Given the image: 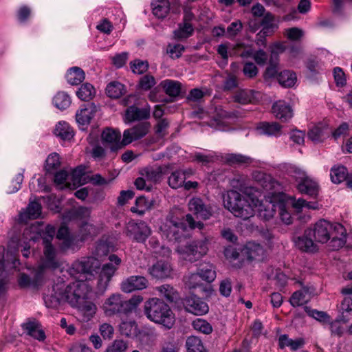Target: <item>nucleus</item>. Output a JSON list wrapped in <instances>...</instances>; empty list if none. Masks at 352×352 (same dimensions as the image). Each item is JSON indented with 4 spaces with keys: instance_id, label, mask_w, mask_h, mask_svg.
<instances>
[{
    "instance_id": "8fccbe9b",
    "label": "nucleus",
    "mask_w": 352,
    "mask_h": 352,
    "mask_svg": "<svg viewBox=\"0 0 352 352\" xmlns=\"http://www.w3.org/2000/svg\"><path fill=\"white\" fill-rule=\"evenodd\" d=\"M280 129L281 126L277 122H261L258 127V129L266 135H277L279 133Z\"/></svg>"
},
{
    "instance_id": "f257e3e1",
    "label": "nucleus",
    "mask_w": 352,
    "mask_h": 352,
    "mask_svg": "<svg viewBox=\"0 0 352 352\" xmlns=\"http://www.w3.org/2000/svg\"><path fill=\"white\" fill-rule=\"evenodd\" d=\"M116 268L114 265H71L67 270L69 274L78 282L94 279L98 276V290L103 293L113 276Z\"/></svg>"
},
{
    "instance_id": "69168bd1",
    "label": "nucleus",
    "mask_w": 352,
    "mask_h": 352,
    "mask_svg": "<svg viewBox=\"0 0 352 352\" xmlns=\"http://www.w3.org/2000/svg\"><path fill=\"white\" fill-rule=\"evenodd\" d=\"M143 300V298L141 296H133L129 300L124 299V304L126 307V314L131 313L134 310L137 306Z\"/></svg>"
},
{
    "instance_id": "0eeeda50",
    "label": "nucleus",
    "mask_w": 352,
    "mask_h": 352,
    "mask_svg": "<svg viewBox=\"0 0 352 352\" xmlns=\"http://www.w3.org/2000/svg\"><path fill=\"white\" fill-rule=\"evenodd\" d=\"M127 305L124 304V298L120 294H113L107 298L102 305L104 313L107 316L118 314H127Z\"/></svg>"
},
{
    "instance_id": "4d7b16f0",
    "label": "nucleus",
    "mask_w": 352,
    "mask_h": 352,
    "mask_svg": "<svg viewBox=\"0 0 352 352\" xmlns=\"http://www.w3.org/2000/svg\"><path fill=\"white\" fill-rule=\"evenodd\" d=\"M141 175L144 176L147 180L156 182L161 177L162 170L160 168L155 169L152 167H147L141 172Z\"/></svg>"
},
{
    "instance_id": "49530a36",
    "label": "nucleus",
    "mask_w": 352,
    "mask_h": 352,
    "mask_svg": "<svg viewBox=\"0 0 352 352\" xmlns=\"http://www.w3.org/2000/svg\"><path fill=\"white\" fill-rule=\"evenodd\" d=\"M276 206L272 203H269L267 205L260 204L258 208V215L259 217L265 220L268 221L274 217L276 211Z\"/></svg>"
},
{
    "instance_id": "412c9836",
    "label": "nucleus",
    "mask_w": 352,
    "mask_h": 352,
    "mask_svg": "<svg viewBox=\"0 0 352 352\" xmlns=\"http://www.w3.org/2000/svg\"><path fill=\"white\" fill-rule=\"evenodd\" d=\"M297 188L301 193L307 195L311 198L316 199L318 195L319 186L318 184L309 177L302 178Z\"/></svg>"
},
{
    "instance_id": "79ce46f5",
    "label": "nucleus",
    "mask_w": 352,
    "mask_h": 352,
    "mask_svg": "<svg viewBox=\"0 0 352 352\" xmlns=\"http://www.w3.org/2000/svg\"><path fill=\"white\" fill-rule=\"evenodd\" d=\"M201 280H202L197 272L196 273L186 275L183 278L185 286L190 290L195 289L201 286V284L203 283Z\"/></svg>"
},
{
    "instance_id": "7c9ffc66",
    "label": "nucleus",
    "mask_w": 352,
    "mask_h": 352,
    "mask_svg": "<svg viewBox=\"0 0 352 352\" xmlns=\"http://www.w3.org/2000/svg\"><path fill=\"white\" fill-rule=\"evenodd\" d=\"M106 94L111 98H119L126 93L125 86L118 81L109 82L106 87Z\"/></svg>"
},
{
    "instance_id": "680f3d73",
    "label": "nucleus",
    "mask_w": 352,
    "mask_h": 352,
    "mask_svg": "<svg viewBox=\"0 0 352 352\" xmlns=\"http://www.w3.org/2000/svg\"><path fill=\"white\" fill-rule=\"evenodd\" d=\"M234 101L242 104H245L252 101V94L250 91L240 90L234 96Z\"/></svg>"
},
{
    "instance_id": "e433bc0d",
    "label": "nucleus",
    "mask_w": 352,
    "mask_h": 352,
    "mask_svg": "<svg viewBox=\"0 0 352 352\" xmlns=\"http://www.w3.org/2000/svg\"><path fill=\"white\" fill-rule=\"evenodd\" d=\"M67 79L69 84L78 85L85 79V72L80 67H74L68 71Z\"/></svg>"
},
{
    "instance_id": "b1692460",
    "label": "nucleus",
    "mask_w": 352,
    "mask_h": 352,
    "mask_svg": "<svg viewBox=\"0 0 352 352\" xmlns=\"http://www.w3.org/2000/svg\"><path fill=\"white\" fill-rule=\"evenodd\" d=\"M95 107L93 104H84L80 111H77L76 119L78 124L81 125H87L90 123L94 117Z\"/></svg>"
},
{
    "instance_id": "4be33fe9",
    "label": "nucleus",
    "mask_w": 352,
    "mask_h": 352,
    "mask_svg": "<svg viewBox=\"0 0 352 352\" xmlns=\"http://www.w3.org/2000/svg\"><path fill=\"white\" fill-rule=\"evenodd\" d=\"M22 328L28 335L38 341H44L46 338L44 331L41 329V324L36 320L23 324Z\"/></svg>"
},
{
    "instance_id": "ea45409f",
    "label": "nucleus",
    "mask_w": 352,
    "mask_h": 352,
    "mask_svg": "<svg viewBox=\"0 0 352 352\" xmlns=\"http://www.w3.org/2000/svg\"><path fill=\"white\" fill-rule=\"evenodd\" d=\"M193 32L194 29L191 23L185 24L182 22L179 23L178 29L174 31V35L177 39H186L190 37Z\"/></svg>"
},
{
    "instance_id": "aec40b11",
    "label": "nucleus",
    "mask_w": 352,
    "mask_h": 352,
    "mask_svg": "<svg viewBox=\"0 0 352 352\" xmlns=\"http://www.w3.org/2000/svg\"><path fill=\"white\" fill-rule=\"evenodd\" d=\"M200 250H198V246L197 244L192 243L184 247V248H177L178 252L184 254L185 260L189 262H195L201 257L206 251L202 246L199 247Z\"/></svg>"
},
{
    "instance_id": "5701e85b",
    "label": "nucleus",
    "mask_w": 352,
    "mask_h": 352,
    "mask_svg": "<svg viewBox=\"0 0 352 352\" xmlns=\"http://www.w3.org/2000/svg\"><path fill=\"white\" fill-rule=\"evenodd\" d=\"M252 159L241 154L228 153L222 157V162L231 166L250 164Z\"/></svg>"
},
{
    "instance_id": "20e7f679",
    "label": "nucleus",
    "mask_w": 352,
    "mask_h": 352,
    "mask_svg": "<svg viewBox=\"0 0 352 352\" xmlns=\"http://www.w3.org/2000/svg\"><path fill=\"white\" fill-rule=\"evenodd\" d=\"M60 265H37L36 268L27 267L30 274L22 272L19 274L18 284L21 288L30 286L38 287L43 283L44 277L49 274L54 272Z\"/></svg>"
},
{
    "instance_id": "864d4df0",
    "label": "nucleus",
    "mask_w": 352,
    "mask_h": 352,
    "mask_svg": "<svg viewBox=\"0 0 352 352\" xmlns=\"http://www.w3.org/2000/svg\"><path fill=\"white\" fill-rule=\"evenodd\" d=\"M193 328L204 334H210L212 331V327L211 324L206 320L201 318H197L192 322V324Z\"/></svg>"
},
{
    "instance_id": "0e129e2a",
    "label": "nucleus",
    "mask_w": 352,
    "mask_h": 352,
    "mask_svg": "<svg viewBox=\"0 0 352 352\" xmlns=\"http://www.w3.org/2000/svg\"><path fill=\"white\" fill-rule=\"evenodd\" d=\"M223 254L227 259H238L241 263V248L236 249L232 245H228L224 248Z\"/></svg>"
},
{
    "instance_id": "bf43d9fd",
    "label": "nucleus",
    "mask_w": 352,
    "mask_h": 352,
    "mask_svg": "<svg viewBox=\"0 0 352 352\" xmlns=\"http://www.w3.org/2000/svg\"><path fill=\"white\" fill-rule=\"evenodd\" d=\"M38 234L43 239V243L51 242L56 234V228L49 224L46 226L45 230H40Z\"/></svg>"
},
{
    "instance_id": "052dcab7",
    "label": "nucleus",
    "mask_w": 352,
    "mask_h": 352,
    "mask_svg": "<svg viewBox=\"0 0 352 352\" xmlns=\"http://www.w3.org/2000/svg\"><path fill=\"white\" fill-rule=\"evenodd\" d=\"M131 68L133 73L142 74L148 69V63L145 60L136 59L133 62H131Z\"/></svg>"
},
{
    "instance_id": "a211bd4d",
    "label": "nucleus",
    "mask_w": 352,
    "mask_h": 352,
    "mask_svg": "<svg viewBox=\"0 0 352 352\" xmlns=\"http://www.w3.org/2000/svg\"><path fill=\"white\" fill-rule=\"evenodd\" d=\"M147 280L142 276H132L122 282L121 289L124 292L130 293L146 287Z\"/></svg>"
},
{
    "instance_id": "f3484780",
    "label": "nucleus",
    "mask_w": 352,
    "mask_h": 352,
    "mask_svg": "<svg viewBox=\"0 0 352 352\" xmlns=\"http://www.w3.org/2000/svg\"><path fill=\"white\" fill-rule=\"evenodd\" d=\"M301 286L302 289L294 292L289 299V302L293 307L300 306L308 302L306 299V295H311L315 292V288L312 285H303L302 280L297 281Z\"/></svg>"
},
{
    "instance_id": "13d9d810",
    "label": "nucleus",
    "mask_w": 352,
    "mask_h": 352,
    "mask_svg": "<svg viewBox=\"0 0 352 352\" xmlns=\"http://www.w3.org/2000/svg\"><path fill=\"white\" fill-rule=\"evenodd\" d=\"M46 165H45V169L47 172H52L56 169H57L60 165V158L59 155L56 153H54L51 155H50L46 161H45Z\"/></svg>"
},
{
    "instance_id": "3c124183",
    "label": "nucleus",
    "mask_w": 352,
    "mask_h": 352,
    "mask_svg": "<svg viewBox=\"0 0 352 352\" xmlns=\"http://www.w3.org/2000/svg\"><path fill=\"white\" fill-rule=\"evenodd\" d=\"M54 133L63 140H70L74 136L73 132L69 126L61 122L56 125Z\"/></svg>"
},
{
    "instance_id": "4468645a",
    "label": "nucleus",
    "mask_w": 352,
    "mask_h": 352,
    "mask_svg": "<svg viewBox=\"0 0 352 352\" xmlns=\"http://www.w3.org/2000/svg\"><path fill=\"white\" fill-rule=\"evenodd\" d=\"M330 235L329 246L333 250H338L344 246L346 243V229L342 224L338 223H332Z\"/></svg>"
},
{
    "instance_id": "603ef678",
    "label": "nucleus",
    "mask_w": 352,
    "mask_h": 352,
    "mask_svg": "<svg viewBox=\"0 0 352 352\" xmlns=\"http://www.w3.org/2000/svg\"><path fill=\"white\" fill-rule=\"evenodd\" d=\"M197 272L201 280L207 282L208 283L213 282L217 276L216 271L212 265L198 270Z\"/></svg>"
},
{
    "instance_id": "f704fd0d",
    "label": "nucleus",
    "mask_w": 352,
    "mask_h": 352,
    "mask_svg": "<svg viewBox=\"0 0 352 352\" xmlns=\"http://www.w3.org/2000/svg\"><path fill=\"white\" fill-rule=\"evenodd\" d=\"M277 80L280 85L284 87H292L296 81V76L294 72L289 70L280 72L277 76Z\"/></svg>"
},
{
    "instance_id": "6ab92c4d",
    "label": "nucleus",
    "mask_w": 352,
    "mask_h": 352,
    "mask_svg": "<svg viewBox=\"0 0 352 352\" xmlns=\"http://www.w3.org/2000/svg\"><path fill=\"white\" fill-rule=\"evenodd\" d=\"M234 209L235 210L234 215L242 218L244 220L248 219L254 214L253 206L249 202L248 199L243 195L239 198Z\"/></svg>"
},
{
    "instance_id": "bb28decb",
    "label": "nucleus",
    "mask_w": 352,
    "mask_h": 352,
    "mask_svg": "<svg viewBox=\"0 0 352 352\" xmlns=\"http://www.w3.org/2000/svg\"><path fill=\"white\" fill-rule=\"evenodd\" d=\"M16 262L21 264L16 250L12 248L6 250L4 246L0 245V264H16Z\"/></svg>"
},
{
    "instance_id": "6e6d98bb",
    "label": "nucleus",
    "mask_w": 352,
    "mask_h": 352,
    "mask_svg": "<svg viewBox=\"0 0 352 352\" xmlns=\"http://www.w3.org/2000/svg\"><path fill=\"white\" fill-rule=\"evenodd\" d=\"M185 176L184 173L179 171H175L172 173L170 176L168 177V185L174 189L182 186L184 183Z\"/></svg>"
},
{
    "instance_id": "9d476101",
    "label": "nucleus",
    "mask_w": 352,
    "mask_h": 352,
    "mask_svg": "<svg viewBox=\"0 0 352 352\" xmlns=\"http://www.w3.org/2000/svg\"><path fill=\"white\" fill-rule=\"evenodd\" d=\"M120 132L111 128H105L101 134V140L106 147H109L112 153H116L126 145H122Z\"/></svg>"
},
{
    "instance_id": "cd10ccee",
    "label": "nucleus",
    "mask_w": 352,
    "mask_h": 352,
    "mask_svg": "<svg viewBox=\"0 0 352 352\" xmlns=\"http://www.w3.org/2000/svg\"><path fill=\"white\" fill-rule=\"evenodd\" d=\"M41 214V205L38 201H32L29 204L27 211L20 214L21 221H26L28 219H36Z\"/></svg>"
},
{
    "instance_id": "39448f33",
    "label": "nucleus",
    "mask_w": 352,
    "mask_h": 352,
    "mask_svg": "<svg viewBox=\"0 0 352 352\" xmlns=\"http://www.w3.org/2000/svg\"><path fill=\"white\" fill-rule=\"evenodd\" d=\"M95 262L104 264H120L121 259L114 254H109V245L107 241H100L97 243L92 255L81 261L79 264H94Z\"/></svg>"
},
{
    "instance_id": "393cba45",
    "label": "nucleus",
    "mask_w": 352,
    "mask_h": 352,
    "mask_svg": "<svg viewBox=\"0 0 352 352\" xmlns=\"http://www.w3.org/2000/svg\"><path fill=\"white\" fill-rule=\"evenodd\" d=\"M150 111L147 109H140L133 105L129 107L126 110L125 118L128 122L148 118Z\"/></svg>"
},
{
    "instance_id": "37998d69",
    "label": "nucleus",
    "mask_w": 352,
    "mask_h": 352,
    "mask_svg": "<svg viewBox=\"0 0 352 352\" xmlns=\"http://www.w3.org/2000/svg\"><path fill=\"white\" fill-rule=\"evenodd\" d=\"M95 93V89L91 84L85 83L81 85L76 94L80 100L89 101L93 98Z\"/></svg>"
},
{
    "instance_id": "de8ad7c7",
    "label": "nucleus",
    "mask_w": 352,
    "mask_h": 352,
    "mask_svg": "<svg viewBox=\"0 0 352 352\" xmlns=\"http://www.w3.org/2000/svg\"><path fill=\"white\" fill-rule=\"evenodd\" d=\"M347 175V169L343 166L333 167L331 170V179L335 184H340L346 179Z\"/></svg>"
},
{
    "instance_id": "e2e57ef3",
    "label": "nucleus",
    "mask_w": 352,
    "mask_h": 352,
    "mask_svg": "<svg viewBox=\"0 0 352 352\" xmlns=\"http://www.w3.org/2000/svg\"><path fill=\"white\" fill-rule=\"evenodd\" d=\"M155 83V78L152 75L146 74L140 78L138 86L139 89L147 91L153 87Z\"/></svg>"
},
{
    "instance_id": "6e6552de",
    "label": "nucleus",
    "mask_w": 352,
    "mask_h": 352,
    "mask_svg": "<svg viewBox=\"0 0 352 352\" xmlns=\"http://www.w3.org/2000/svg\"><path fill=\"white\" fill-rule=\"evenodd\" d=\"M182 304L186 311L196 316H203L209 311L208 304L198 296L190 294L182 300Z\"/></svg>"
},
{
    "instance_id": "1a4fd4ad",
    "label": "nucleus",
    "mask_w": 352,
    "mask_h": 352,
    "mask_svg": "<svg viewBox=\"0 0 352 352\" xmlns=\"http://www.w3.org/2000/svg\"><path fill=\"white\" fill-rule=\"evenodd\" d=\"M263 255L264 249L258 243L249 242L241 248V263L262 262Z\"/></svg>"
},
{
    "instance_id": "dca6fc26",
    "label": "nucleus",
    "mask_w": 352,
    "mask_h": 352,
    "mask_svg": "<svg viewBox=\"0 0 352 352\" xmlns=\"http://www.w3.org/2000/svg\"><path fill=\"white\" fill-rule=\"evenodd\" d=\"M272 112L277 119L283 122L289 121L293 117L292 107L284 100L274 102L272 107Z\"/></svg>"
},
{
    "instance_id": "423d86ee",
    "label": "nucleus",
    "mask_w": 352,
    "mask_h": 352,
    "mask_svg": "<svg viewBox=\"0 0 352 352\" xmlns=\"http://www.w3.org/2000/svg\"><path fill=\"white\" fill-rule=\"evenodd\" d=\"M160 230L163 236L169 241L180 243L185 239L184 234L185 225L184 223L174 219L173 217L167 218L166 221L160 226Z\"/></svg>"
},
{
    "instance_id": "ddd939ff",
    "label": "nucleus",
    "mask_w": 352,
    "mask_h": 352,
    "mask_svg": "<svg viewBox=\"0 0 352 352\" xmlns=\"http://www.w3.org/2000/svg\"><path fill=\"white\" fill-rule=\"evenodd\" d=\"M86 294L81 289L79 285H69L67 286L62 294L61 300L67 302L71 306L76 307L82 304L85 299Z\"/></svg>"
},
{
    "instance_id": "c85d7f7f",
    "label": "nucleus",
    "mask_w": 352,
    "mask_h": 352,
    "mask_svg": "<svg viewBox=\"0 0 352 352\" xmlns=\"http://www.w3.org/2000/svg\"><path fill=\"white\" fill-rule=\"evenodd\" d=\"M160 86L164 89L167 95L173 98L178 96L182 89V84L172 80H163L160 82Z\"/></svg>"
},
{
    "instance_id": "338daca9",
    "label": "nucleus",
    "mask_w": 352,
    "mask_h": 352,
    "mask_svg": "<svg viewBox=\"0 0 352 352\" xmlns=\"http://www.w3.org/2000/svg\"><path fill=\"white\" fill-rule=\"evenodd\" d=\"M243 72L246 77L252 78L256 76L258 69L253 63L248 62L244 64Z\"/></svg>"
},
{
    "instance_id": "4c0bfd02",
    "label": "nucleus",
    "mask_w": 352,
    "mask_h": 352,
    "mask_svg": "<svg viewBox=\"0 0 352 352\" xmlns=\"http://www.w3.org/2000/svg\"><path fill=\"white\" fill-rule=\"evenodd\" d=\"M261 30H265L270 34H273L278 29V25L275 23V16L270 12H267L261 19Z\"/></svg>"
},
{
    "instance_id": "2f4dec72",
    "label": "nucleus",
    "mask_w": 352,
    "mask_h": 352,
    "mask_svg": "<svg viewBox=\"0 0 352 352\" xmlns=\"http://www.w3.org/2000/svg\"><path fill=\"white\" fill-rule=\"evenodd\" d=\"M152 6L153 14L159 19L165 18L170 11L168 0H157Z\"/></svg>"
},
{
    "instance_id": "2eb2a0df",
    "label": "nucleus",
    "mask_w": 352,
    "mask_h": 352,
    "mask_svg": "<svg viewBox=\"0 0 352 352\" xmlns=\"http://www.w3.org/2000/svg\"><path fill=\"white\" fill-rule=\"evenodd\" d=\"M190 212L203 220H207L212 216L211 207L206 205L200 198H192L188 203Z\"/></svg>"
},
{
    "instance_id": "a18cd8bd",
    "label": "nucleus",
    "mask_w": 352,
    "mask_h": 352,
    "mask_svg": "<svg viewBox=\"0 0 352 352\" xmlns=\"http://www.w3.org/2000/svg\"><path fill=\"white\" fill-rule=\"evenodd\" d=\"M155 203V200H148L144 196H140L135 200V205L142 210H136L135 208H131L133 212H138L140 214H143L146 210L151 209Z\"/></svg>"
},
{
    "instance_id": "a19ab883",
    "label": "nucleus",
    "mask_w": 352,
    "mask_h": 352,
    "mask_svg": "<svg viewBox=\"0 0 352 352\" xmlns=\"http://www.w3.org/2000/svg\"><path fill=\"white\" fill-rule=\"evenodd\" d=\"M304 310L309 316L316 320L322 323H330L331 318L327 312L314 309L308 306L304 307Z\"/></svg>"
},
{
    "instance_id": "c03bdc74",
    "label": "nucleus",
    "mask_w": 352,
    "mask_h": 352,
    "mask_svg": "<svg viewBox=\"0 0 352 352\" xmlns=\"http://www.w3.org/2000/svg\"><path fill=\"white\" fill-rule=\"evenodd\" d=\"M340 310L342 311L340 320L346 323L352 317V299L345 298L341 302Z\"/></svg>"
},
{
    "instance_id": "473e14b6",
    "label": "nucleus",
    "mask_w": 352,
    "mask_h": 352,
    "mask_svg": "<svg viewBox=\"0 0 352 352\" xmlns=\"http://www.w3.org/2000/svg\"><path fill=\"white\" fill-rule=\"evenodd\" d=\"M160 296L169 302H176L179 298V293L170 285H163L157 287Z\"/></svg>"
},
{
    "instance_id": "c756f323",
    "label": "nucleus",
    "mask_w": 352,
    "mask_h": 352,
    "mask_svg": "<svg viewBox=\"0 0 352 352\" xmlns=\"http://www.w3.org/2000/svg\"><path fill=\"white\" fill-rule=\"evenodd\" d=\"M241 197V195L236 190H232L228 191L226 194L223 195L224 207L234 214L235 210L234 208L236 206Z\"/></svg>"
},
{
    "instance_id": "f03ea898",
    "label": "nucleus",
    "mask_w": 352,
    "mask_h": 352,
    "mask_svg": "<svg viewBox=\"0 0 352 352\" xmlns=\"http://www.w3.org/2000/svg\"><path fill=\"white\" fill-rule=\"evenodd\" d=\"M331 229L332 223L321 219L314 224L313 228L305 230L302 236H294V241L300 250L314 252L318 250L317 242L324 243L330 241Z\"/></svg>"
},
{
    "instance_id": "c9c22d12",
    "label": "nucleus",
    "mask_w": 352,
    "mask_h": 352,
    "mask_svg": "<svg viewBox=\"0 0 352 352\" xmlns=\"http://www.w3.org/2000/svg\"><path fill=\"white\" fill-rule=\"evenodd\" d=\"M149 274L154 278L162 279L170 276V265H152L148 268Z\"/></svg>"
},
{
    "instance_id": "5fc2aeb1",
    "label": "nucleus",
    "mask_w": 352,
    "mask_h": 352,
    "mask_svg": "<svg viewBox=\"0 0 352 352\" xmlns=\"http://www.w3.org/2000/svg\"><path fill=\"white\" fill-rule=\"evenodd\" d=\"M127 349V342L121 339H116L108 345L104 352H126Z\"/></svg>"
},
{
    "instance_id": "f8f14e48",
    "label": "nucleus",
    "mask_w": 352,
    "mask_h": 352,
    "mask_svg": "<svg viewBox=\"0 0 352 352\" xmlns=\"http://www.w3.org/2000/svg\"><path fill=\"white\" fill-rule=\"evenodd\" d=\"M126 234L138 242H144L151 234V230L144 221H130L126 227Z\"/></svg>"
},
{
    "instance_id": "a878e982",
    "label": "nucleus",
    "mask_w": 352,
    "mask_h": 352,
    "mask_svg": "<svg viewBox=\"0 0 352 352\" xmlns=\"http://www.w3.org/2000/svg\"><path fill=\"white\" fill-rule=\"evenodd\" d=\"M327 126L322 123L313 126L308 131L307 136L314 143H319L324 141L325 136L328 135Z\"/></svg>"
},
{
    "instance_id": "72a5a7b5",
    "label": "nucleus",
    "mask_w": 352,
    "mask_h": 352,
    "mask_svg": "<svg viewBox=\"0 0 352 352\" xmlns=\"http://www.w3.org/2000/svg\"><path fill=\"white\" fill-rule=\"evenodd\" d=\"M119 330L122 336L129 338L136 337L138 334V324L134 320L121 322Z\"/></svg>"
},
{
    "instance_id": "09e8293b",
    "label": "nucleus",
    "mask_w": 352,
    "mask_h": 352,
    "mask_svg": "<svg viewBox=\"0 0 352 352\" xmlns=\"http://www.w3.org/2000/svg\"><path fill=\"white\" fill-rule=\"evenodd\" d=\"M54 105L59 109H65L71 104L69 95L65 92H58L54 98Z\"/></svg>"
},
{
    "instance_id": "774afa93",
    "label": "nucleus",
    "mask_w": 352,
    "mask_h": 352,
    "mask_svg": "<svg viewBox=\"0 0 352 352\" xmlns=\"http://www.w3.org/2000/svg\"><path fill=\"white\" fill-rule=\"evenodd\" d=\"M243 29V24L240 21L232 22L227 28L226 34L228 37H234Z\"/></svg>"
},
{
    "instance_id": "58836bf2",
    "label": "nucleus",
    "mask_w": 352,
    "mask_h": 352,
    "mask_svg": "<svg viewBox=\"0 0 352 352\" xmlns=\"http://www.w3.org/2000/svg\"><path fill=\"white\" fill-rule=\"evenodd\" d=\"M187 352H208L202 344L201 340L196 336H190L186 342Z\"/></svg>"
},
{
    "instance_id": "9b49d317",
    "label": "nucleus",
    "mask_w": 352,
    "mask_h": 352,
    "mask_svg": "<svg viewBox=\"0 0 352 352\" xmlns=\"http://www.w3.org/2000/svg\"><path fill=\"white\" fill-rule=\"evenodd\" d=\"M150 127L149 122H142L125 130L123 133L122 145H128L133 141L142 138L148 133Z\"/></svg>"
},
{
    "instance_id": "7ed1b4c3",
    "label": "nucleus",
    "mask_w": 352,
    "mask_h": 352,
    "mask_svg": "<svg viewBox=\"0 0 352 352\" xmlns=\"http://www.w3.org/2000/svg\"><path fill=\"white\" fill-rule=\"evenodd\" d=\"M144 314L146 318L170 329L175 324V316L168 305L163 300L152 298L144 302Z\"/></svg>"
}]
</instances>
